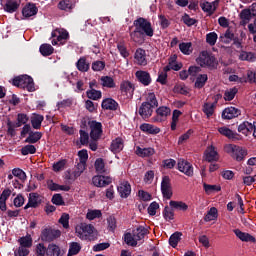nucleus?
Listing matches in <instances>:
<instances>
[{"label": "nucleus", "instance_id": "1", "mask_svg": "<svg viewBox=\"0 0 256 256\" xmlns=\"http://www.w3.org/2000/svg\"><path fill=\"white\" fill-rule=\"evenodd\" d=\"M95 232V226L82 222L75 227V234L81 241H91L93 233Z\"/></svg>", "mask_w": 256, "mask_h": 256}, {"label": "nucleus", "instance_id": "2", "mask_svg": "<svg viewBox=\"0 0 256 256\" xmlns=\"http://www.w3.org/2000/svg\"><path fill=\"white\" fill-rule=\"evenodd\" d=\"M12 85H14V87H19L20 89H26L30 93L35 91V82H33V78L29 75L15 77L12 79Z\"/></svg>", "mask_w": 256, "mask_h": 256}, {"label": "nucleus", "instance_id": "3", "mask_svg": "<svg viewBox=\"0 0 256 256\" xmlns=\"http://www.w3.org/2000/svg\"><path fill=\"white\" fill-rule=\"evenodd\" d=\"M196 63L200 65V67H207L208 69H217V59L213 54L202 51L198 58L196 59Z\"/></svg>", "mask_w": 256, "mask_h": 256}, {"label": "nucleus", "instance_id": "4", "mask_svg": "<svg viewBox=\"0 0 256 256\" xmlns=\"http://www.w3.org/2000/svg\"><path fill=\"white\" fill-rule=\"evenodd\" d=\"M133 25L146 37H153V35H155V30L153 29L151 22L143 17L134 20Z\"/></svg>", "mask_w": 256, "mask_h": 256}, {"label": "nucleus", "instance_id": "5", "mask_svg": "<svg viewBox=\"0 0 256 256\" xmlns=\"http://www.w3.org/2000/svg\"><path fill=\"white\" fill-rule=\"evenodd\" d=\"M226 152L229 153L235 161H243L248 155L247 149L235 144H229L226 146Z\"/></svg>", "mask_w": 256, "mask_h": 256}, {"label": "nucleus", "instance_id": "6", "mask_svg": "<svg viewBox=\"0 0 256 256\" xmlns=\"http://www.w3.org/2000/svg\"><path fill=\"white\" fill-rule=\"evenodd\" d=\"M52 45H65L69 39V32L63 28H56L51 33Z\"/></svg>", "mask_w": 256, "mask_h": 256}, {"label": "nucleus", "instance_id": "7", "mask_svg": "<svg viewBox=\"0 0 256 256\" xmlns=\"http://www.w3.org/2000/svg\"><path fill=\"white\" fill-rule=\"evenodd\" d=\"M89 127L91 129L90 138L92 141H99V139H101V135L103 134V125L101 122L90 121Z\"/></svg>", "mask_w": 256, "mask_h": 256}, {"label": "nucleus", "instance_id": "8", "mask_svg": "<svg viewBox=\"0 0 256 256\" xmlns=\"http://www.w3.org/2000/svg\"><path fill=\"white\" fill-rule=\"evenodd\" d=\"M161 192L165 199H171L173 197V188L171 187V178L169 176L162 178Z\"/></svg>", "mask_w": 256, "mask_h": 256}, {"label": "nucleus", "instance_id": "9", "mask_svg": "<svg viewBox=\"0 0 256 256\" xmlns=\"http://www.w3.org/2000/svg\"><path fill=\"white\" fill-rule=\"evenodd\" d=\"M238 132L246 136L251 135V133H253V137L256 138V122H243L238 126Z\"/></svg>", "mask_w": 256, "mask_h": 256}, {"label": "nucleus", "instance_id": "10", "mask_svg": "<svg viewBox=\"0 0 256 256\" xmlns=\"http://www.w3.org/2000/svg\"><path fill=\"white\" fill-rule=\"evenodd\" d=\"M59 237H61V231L51 228L44 229L41 234L42 241L48 242L55 241V239H59Z\"/></svg>", "mask_w": 256, "mask_h": 256}, {"label": "nucleus", "instance_id": "11", "mask_svg": "<svg viewBox=\"0 0 256 256\" xmlns=\"http://www.w3.org/2000/svg\"><path fill=\"white\" fill-rule=\"evenodd\" d=\"M171 115V108L167 106L159 107L156 110V116L153 118L154 123H161L167 121V117Z\"/></svg>", "mask_w": 256, "mask_h": 256}, {"label": "nucleus", "instance_id": "12", "mask_svg": "<svg viewBox=\"0 0 256 256\" xmlns=\"http://www.w3.org/2000/svg\"><path fill=\"white\" fill-rule=\"evenodd\" d=\"M41 195L39 193L32 192L29 194L28 203L24 206V209H37L39 205L42 203Z\"/></svg>", "mask_w": 256, "mask_h": 256}, {"label": "nucleus", "instance_id": "13", "mask_svg": "<svg viewBox=\"0 0 256 256\" xmlns=\"http://www.w3.org/2000/svg\"><path fill=\"white\" fill-rule=\"evenodd\" d=\"M120 91L122 95L129 99V97H133L135 86L130 81L124 80L120 84Z\"/></svg>", "mask_w": 256, "mask_h": 256}, {"label": "nucleus", "instance_id": "14", "mask_svg": "<svg viewBox=\"0 0 256 256\" xmlns=\"http://www.w3.org/2000/svg\"><path fill=\"white\" fill-rule=\"evenodd\" d=\"M92 183L95 187H107V185H111L113 183V178L109 176H94L92 178Z\"/></svg>", "mask_w": 256, "mask_h": 256}, {"label": "nucleus", "instance_id": "15", "mask_svg": "<svg viewBox=\"0 0 256 256\" xmlns=\"http://www.w3.org/2000/svg\"><path fill=\"white\" fill-rule=\"evenodd\" d=\"M241 110L236 107H227L222 111V119L231 120L239 117Z\"/></svg>", "mask_w": 256, "mask_h": 256}, {"label": "nucleus", "instance_id": "16", "mask_svg": "<svg viewBox=\"0 0 256 256\" xmlns=\"http://www.w3.org/2000/svg\"><path fill=\"white\" fill-rule=\"evenodd\" d=\"M178 170L187 175V177H193V165L183 159L178 161Z\"/></svg>", "mask_w": 256, "mask_h": 256}, {"label": "nucleus", "instance_id": "17", "mask_svg": "<svg viewBox=\"0 0 256 256\" xmlns=\"http://www.w3.org/2000/svg\"><path fill=\"white\" fill-rule=\"evenodd\" d=\"M155 108H153L151 105H149L148 103L143 102L141 104V106L139 107L138 113L140 115V117H142V119H149V117H151V115H153V110Z\"/></svg>", "mask_w": 256, "mask_h": 256}, {"label": "nucleus", "instance_id": "18", "mask_svg": "<svg viewBox=\"0 0 256 256\" xmlns=\"http://www.w3.org/2000/svg\"><path fill=\"white\" fill-rule=\"evenodd\" d=\"M205 161L213 163V161H219V154L215 150V146H209L204 153Z\"/></svg>", "mask_w": 256, "mask_h": 256}, {"label": "nucleus", "instance_id": "19", "mask_svg": "<svg viewBox=\"0 0 256 256\" xmlns=\"http://www.w3.org/2000/svg\"><path fill=\"white\" fill-rule=\"evenodd\" d=\"M234 234L236 235V237L238 239H240V241H243L244 243H255L256 242L255 236H253L247 232L240 231L239 229H235Z\"/></svg>", "mask_w": 256, "mask_h": 256}, {"label": "nucleus", "instance_id": "20", "mask_svg": "<svg viewBox=\"0 0 256 256\" xmlns=\"http://www.w3.org/2000/svg\"><path fill=\"white\" fill-rule=\"evenodd\" d=\"M135 63L137 65H147V53L143 48H138L134 54Z\"/></svg>", "mask_w": 256, "mask_h": 256}, {"label": "nucleus", "instance_id": "21", "mask_svg": "<svg viewBox=\"0 0 256 256\" xmlns=\"http://www.w3.org/2000/svg\"><path fill=\"white\" fill-rule=\"evenodd\" d=\"M118 193L123 199H127L131 195V184L127 181H123L118 186Z\"/></svg>", "mask_w": 256, "mask_h": 256}, {"label": "nucleus", "instance_id": "22", "mask_svg": "<svg viewBox=\"0 0 256 256\" xmlns=\"http://www.w3.org/2000/svg\"><path fill=\"white\" fill-rule=\"evenodd\" d=\"M135 75L138 81L142 83V85H144L145 87L151 85V74H149V72L140 70L137 71Z\"/></svg>", "mask_w": 256, "mask_h": 256}, {"label": "nucleus", "instance_id": "23", "mask_svg": "<svg viewBox=\"0 0 256 256\" xmlns=\"http://www.w3.org/2000/svg\"><path fill=\"white\" fill-rule=\"evenodd\" d=\"M21 7V0H6L4 11L7 13H15Z\"/></svg>", "mask_w": 256, "mask_h": 256}, {"label": "nucleus", "instance_id": "24", "mask_svg": "<svg viewBox=\"0 0 256 256\" xmlns=\"http://www.w3.org/2000/svg\"><path fill=\"white\" fill-rule=\"evenodd\" d=\"M123 147H125V141H123V138L117 137L112 140L110 151H112V153H121V151H123Z\"/></svg>", "mask_w": 256, "mask_h": 256}, {"label": "nucleus", "instance_id": "25", "mask_svg": "<svg viewBox=\"0 0 256 256\" xmlns=\"http://www.w3.org/2000/svg\"><path fill=\"white\" fill-rule=\"evenodd\" d=\"M38 11L39 9L34 3H28L22 9V15L28 19L29 17H33L36 13H38Z\"/></svg>", "mask_w": 256, "mask_h": 256}, {"label": "nucleus", "instance_id": "26", "mask_svg": "<svg viewBox=\"0 0 256 256\" xmlns=\"http://www.w3.org/2000/svg\"><path fill=\"white\" fill-rule=\"evenodd\" d=\"M145 35L143 32L139 31L137 28H135L132 32H130V39L134 43H137L138 45H143L145 43Z\"/></svg>", "mask_w": 256, "mask_h": 256}, {"label": "nucleus", "instance_id": "27", "mask_svg": "<svg viewBox=\"0 0 256 256\" xmlns=\"http://www.w3.org/2000/svg\"><path fill=\"white\" fill-rule=\"evenodd\" d=\"M140 130L148 135H158V133H161V128L148 123H143L140 125Z\"/></svg>", "mask_w": 256, "mask_h": 256}, {"label": "nucleus", "instance_id": "28", "mask_svg": "<svg viewBox=\"0 0 256 256\" xmlns=\"http://www.w3.org/2000/svg\"><path fill=\"white\" fill-rule=\"evenodd\" d=\"M119 108V103L113 100V98H106L102 101V109H106L107 111H117Z\"/></svg>", "mask_w": 256, "mask_h": 256}, {"label": "nucleus", "instance_id": "29", "mask_svg": "<svg viewBox=\"0 0 256 256\" xmlns=\"http://www.w3.org/2000/svg\"><path fill=\"white\" fill-rule=\"evenodd\" d=\"M218 132L220 135L227 137V139H233L234 141L239 140V135L233 132V130L229 129L227 126L218 128Z\"/></svg>", "mask_w": 256, "mask_h": 256}, {"label": "nucleus", "instance_id": "30", "mask_svg": "<svg viewBox=\"0 0 256 256\" xmlns=\"http://www.w3.org/2000/svg\"><path fill=\"white\" fill-rule=\"evenodd\" d=\"M11 197V190L5 189L0 195V210L7 211V200Z\"/></svg>", "mask_w": 256, "mask_h": 256}, {"label": "nucleus", "instance_id": "31", "mask_svg": "<svg viewBox=\"0 0 256 256\" xmlns=\"http://www.w3.org/2000/svg\"><path fill=\"white\" fill-rule=\"evenodd\" d=\"M76 68L78 71H81V73H87L90 68V64L87 62V58L80 57V59L76 62Z\"/></svg>", "mask_w": 256, "mask_h": 256}, {"label": "nucleus", "instance_id": "32", "mask_svg": "<svg viewBox=\"0 0 256 256\" xmlns=\"http://www.w3.org/2000/svg\"><path fill=\"white\" fill-rule=\"evenodd\" d=\"M47 187L50 191H69L71 189V187L65 186V185H59L53 182V180L47 181Z\"/></svg>", "mask_w": 256, "mask_h": 256}, {"label": "nucleus", "instance_id": "33", "mask_svg": "<svg viewBox=\"0 0 256 256\" xmlns=\"http://www.w3.org/2000/svg\"><path fill=\"white\" fill-rule=\"evenodd\" d=\"M136 155L138 157H151L155 155V149L153 148H141L139 146L136 147Z\"/></svg>", "mask_w": 256, "mask_h": 256}, {"label": "nucleus", "instance_id": "34", "mask_svg": "<svg viewBox=\"0 0 256 256\" xmlns=\"http://www.w3.org/2000/svg\"><path fill=\"white\" fill-rule=\"evenodd\" d=\"M46 255L47 256H63V253H61V248L57 246L56 244H49L46 248Z\"/></svg>", "mask_w": 256, "mask_h": 256}, {"label": "nucleus", "instance_id": "35", "mask_svg": "<svg viewBox=\"0 0 256 256\" xmlns=\"http://www.w3.org/2000/svg\"><path fill=\"white\" fill-rule=\"evenodd\" d=\"M195 79L196 81L194 83V87L196 89H203L209 77L207 76V74H199Z\"/></svg>", "mask_w": 256, "mask_h": 256}, {"label": "nucleus", "instance_id": "36", "mask_svg": "<svg viewBox=\"0 0 256 256\" xmlns=\"http://www.w3.org/2000/svg\"><path fill=\"white\" fill-rule=\"evenodd\" d=\"M100 81L102 87H107L108 89H115L117 87L115 80H113V78L110 76H102Z\"/></svg>", "mask_w": 256, "mask_h": 256}, {"label": "nucleus", "instance_id": "37", "mask_svg": "<svg viewBox=\"0 0 256 256\" xmlns=\"http://www.w3.org/2000/svg\"><path fill=\"white\" fill-rule=\"evenodd\" d=\"M45 117L40 114H33L31 117V125L33 129H41V124L43 123Z\"/></svg>", "mask_w": 256, "mask_h": 256}, {"label": "nucleus", "instance_id": "38", "mask_svg": "<svg viewBox=\"0 0 256 256\" xmlns=\"http://www.w3.org/2000/svg\"><path fill=\"white\" fill-rule=\"evenodd\" d=\"M18 243L21 247H26L28 249H31L33 247V238L31 235L22 236L18 239Z\"/></svg>", "mask_w": 256, "mask_h": 256}, {"label": "nucleus", "instance_id": "39", "mask_svg": "<svg viewBox=\"0 0 256 256\" xmlns=\"http://www.w3.org/2000/svg\"><path fill=\"white\" fill-rule=\"evenodd\" d=\"M179 50L183 55H191L193 53V44L191 42H182L179 44Z\"/></svg>", "mask_w": 256, "mask_h": 256}, {"label": "nucleus", "instance_id": "40", "mask_svg": "<svg viewBox=\"0 0 256 256\" xmlns=\"http://www.w3.org/2000/svg\"><path fill=\"white\" fill-rule=\"evenodd\" d=\"M75 7V3L72 0H62L58 3V9L61 11H71Z\"/></svg>", "mask_w": 256, "mask_h": 256}, {"label": "nucleus", "instance_id": "41", "mask_svg": "<svg viewBox=\"0 0 256 256\" xmlns=\"http://www.w3.org/2000/svg\"><path fill=\"white\" fill-rule=\"evenodd\" d=\"M219 217V211L215 207H211L210 210L207 212V214L204 217V221H215Z\"/></svg>", "mask_w": 256, "mask_h": 256}, {"label": "nucleus", "instance_id": "42", "mask_svg": "<svg viewBox=\"0 0 256 256\" xmlns=\"http://www.w3.org/2000/svg\"><path fill=\"white\" fill-rule=\"evenodd\" d=\"M123 240L126 245H129L130 247H137V240L135 239V234L127 232L124 234Z\"/></svg>", "mask_w": 256, "mask_h": 256}, {"label": "nucleus", "instance_id": "43", "mask_svg": "<svg viewBox=\"0 0 256 256\" xmlns=\"http://www.w3.org/2000/svg\"><path fill=\"white\" fill-rule=\"evenodd\" d=\"M55 51V48L51 46V44H42L40 46V53L43 55V57H49V55H53V52Z\"/></svg>", "mask_w": 256, "mask_h": 256}, {"label": "nucleus", "instance_id": "44", "mask_svg": "<svg viewBox=\"0 0 256 256\" xmlns=\"http://www.w3.org/2000/svg\"><path fill=\"white\" fill-rule=\"evenodd\" d=\"M251 10L250 9H244L240 13V19H241V25H247L249 21H251Z\"/></svg>", "mask_w": 256, "mask_h": 256}, {"label": "nucleus", "instance_id": "45", "mask_svg": "<svg viewBox=\"0 0 256 256\" xmlns=\"http://www.w3.org/2000/svg\"><path fill=\"white\" fill-rule=\"evenodd\" d=\"M203 113L206 115L207 119L212 117L213 113H215V104L213 103H205L202 108Z\"/></svg>", "mask_w": 256, "mask_h": 256}, {"label": "nucleus", "instance_id": "46", "mask_svg": "<svg viewBox=\"0 0 256 256\" xmlns=\"http://www.w3.org/2000/svg\"><path fill=\"white\" fill-rule=\"evenodd\" d=\"M240 61H250L253 63V61H256V54L253 52H245L242 51L239 55Z\"/></svg>", "mask_w": 256, "mask_h": 256}, {"label": "nucleus", "instance_id": "47", "mask_svg": "<svg viewBox=\"0 0 256 256\" xmlns=\"http://www.w3.org/2000/svg\"><path fill=\"white\" fill-rule=\"evenodd\" d=\"M169 205L170 207H172V209H178L179 211H187L189 209V206L185 204V202H181V201L171 200Z\"/></svg>", "mask_w": 256, "mask_h": 256}, {"label": "nucleus", "instance_id": "48", "mask_svg": "<svg viewBox=\"0 0 256 256\" xmlns=\"http://www.w3.org/2000/svg\"><path fill=\"white\" fill-rule=\"evenodd\" d=\"M201 8L203 11H205V13L213 15V13H215V9H217V6L215 5V2H204L202 3Z\"/></svg>", "mask_w": 256, "mask_h": 256}, {"label": "nucleus", "instance_id": "49", "mask_svg": "<svg viewBox=\"0 0 256 256\" xmlns=\"http://www.w3.org/2000/svg\"><path fill=\"white\" fill-rule=\"evenodd\" d=\"M81 251V244L78 242H71L69 245L68 256L79 255Z\"/></svg>", "mask_w": 256, "mask_h": 256}, {"label": "nucleus", "instance_id": "50", "mask_svg": "<svg viewBox=\"0 0 256 256\" xmlns=\"http://www.w3.org/2000/svg\"><path fill=\"white\" fill-rule=\"evenodd\" d=\"M94 167L97 173H107V170L105 169V160H103V158H97Z\"/></svg>", "mask_w": 256, "mask_h": 256}, {"label": "nucleus", "instance_id": "51", "mask_svg": "<svg viewBox=\"0 0 256 256\" xmlns=\"http://www.w3.org/2000/svg\"><path fill=\"white\" fill-rule=\"evenodd\" d=\"M144 103H147L148 105H151L152 108H154V109H155V107L159 106V102L157 101V97L155 96V93H153V92L147 94L146 101Z\"/></svg>", "mask_w": 256, "mask_h": 256}, {"label": "nucleus", "instance_id": "52", "mask_svg": "<svg viewBox=\"0 0 256 256\" xmlns=\"http://www.w3.org/2000/svg\"><path fill=\"white\" fill-rule=\"evenodd\" d=\"M41 137H43V133L31 132L26 139V143H37L38 141H40Z\"/></svg>", "mask_w": 256, "mask_h": 256}, {"label": "nucleus", "instance_id": "53", "mask_svg": "<svg viewBox=\"0 0 256 256\" xmlns=\"http://www.w3.org/2000/svg\"><path fill=\"white\" fill-rule=\"evenodd\" d=\"M145 235H147V229L145 227L140 226L134 231V238L136 241H141V239H145Z\"/></svg>", "mask_w": 256, "mask_h": 256}, {"label": "nucleus", "instance_id": "54", "mask_svg": "<svg viewBox=\"0 0 256 256\" xmlns=\"http://www.w3.org/2000/svg\"><path fill=\"white\" fill-rule=\"evenodd\" d=\"M106 221L108 231L115 233V229H117V218L115 216H109Z\"/></svg>", "mask_w": 256, "mask_h": 256}, {"label": "nucleus", "instance_id": "55", "mask_svg": "<svg viewBox=\"0 0 256 256\" xmlns=\"http://www.w3.org/2000/svg\"><path fill=\"white\" fill-rule=\"evenodd\" d=\"M183 234L181 232H175L174 234H172L169 238V243L171 245V247H177L178 243L181 241V236Z\"/></svg>", "mask_w": 256, "mask_h": 256}, {"label": "nucleus", "instance_id": "56", "mask_svg": "<svg viewBox=\"0 0 256 256\" xmlns=\"http://www.w3.org/2000/svg\"><path fill=\"white\" fill-rule=\"evenodd\" d=\"M200 71H201V67H199V66H190L188 68V73H189L190 79L192 81H195V79H197V77H199Z\"/></svg>", "mask_w": 256, "mask_h": 256}, {"label": "nucleus", "instance_id": "57", "mask_svg": "<svg viewBox=\"0 0 256 256\" xmlns=\"http://www.w3.org/2000/svg\"><path fill=\"white\" fill-rule=\"evenodd\" d=\"M237 92V88H230L226 90L224 93L225 101H233L235 99V96L237 95Z\"/></svg>", "mask_w": 256, "mask_h": 256}, {"label": "nucleus", "instance_id": "58", "mask_svg": "<svg viewBox=\"0 0 256 256\" xmlns=\"http://www.w3.org/2000/svg\"><path fill=\"white\" fill-rule=\"evenodd\" d=\"M203 187L207 195H211V193H216L221 191V186H217V185L204 184Z\"/></svg>", "mask_w": 256, "mask_h": 256}, {"label": "nucleus", "instance_id": "59", "mask_svg": "<svg viewBox=\"0 0 256 256\" xmlns=\"http://www.w3.org/2000/svg\"><path fill=\"white\" fill-rule=\"evenodd\" d=\"M22 155H35L37 148L34 145L28 144L21 149Z\"/></svg>", "mask_w": 256, "mask_h": 256}, {"label": "nucleus", "instance_id": "60", "mask_svg": "<svg viewBox=\"0 0 256 256\" xmlns=\"http://www.w3.org/2000/svg\"><path fill=\"white\" fill-rule=\"evenodd\" d=\"M102 215L101 210H89L86 214V219L93 221L94 219L101 218Z\"/></svg>", "mask_w": 256, "mask_h": 256}, {"label": "nucleus", "instance_id": "61", "mask_svg": "<svg viewBox=\"0 0 256 256\" xmlns=\"http://www.w3.org/2000/svg\"><path fill=\"white\" fill-rule=\"evenodd\" d=\"M87 169V163L79 162L74 170V177H81V174Z\"/></svg>", "mask_w": 256, "mask_h": 256}, {"label": "nucleus", "instance_id": "62", "mask_svg": "<svg viewBox=\"0 0 256 256\" xmlns=\"http://www.w3.org/2000/svg\"><path fill=\"white\" fill-rule=\"evenodd\" d=\"M86 93H87L88 99H92L93 101H97V99H101V91L99 90L91 89V90H88Z\"/></svg>", "mask_w": 256, "mask_h": 256}, {"label": "nucleus", "instance_id": "63", "mask_svg": "<svg viewBox=\"0 0 256 256\" xmlns=\"http://www.w3.org/2000/svg\"><path fill=\"white\" fill-rule=\"evenodd\" d=\"M217 38H218L217 33L210 32L206 35V43H208V45L213 47V45H215V43H217Z\"/></svg>", "mask_w": 256, "mask_h": 256}, {"label": "nucleus", "instance_id": "64", "mask_svg": "<svg viewBox=\"0 0 256 256\" xmlns=\"http://www.w3.org/2000/svg\"><path fill=\"white\" fill-rule=\"evenodd\" d=\"M29 255V248L25 246H19L16 250H14V256H27Z\"/></svg>", "mask_w": 256, "mask_h": 256}]
</instances>
